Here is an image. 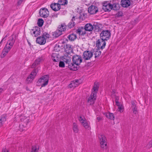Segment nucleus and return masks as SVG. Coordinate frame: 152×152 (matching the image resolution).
Listing matches in <instances>:
<instances>
[{
  "label": "nucleus",
  "mask_w": 152,
  "mask_h": 152,
  "mask_svg": "<svg viewBox=\"0 0 152 152\" xmlns=\"http://www.w3.org/2000/svg\"><path fill=\"white\" fill-rule=\"evenodd\" d=\"M16 39V35L13 34L9 37L7 44L2 51L1 56V58H4L10 51Z\"/></svg>",
  "instance_id": "nucleus-1"
},
{
  "label": "nucleus",
  "mask_w": 152,
  "mask_h": 152,
  "mask_svg": "<svg viewBox=\"0 0 152 152\" xmlns=\"http://www.w3.org/2000/svg\"><path fill=\"white\" fill-rule=\"evenodd\" d=\"M99 88V84L98 83H95L91 95L88 99V102L90 105L93 104L95 102L96 99V95Z\"/></svg>",
  "instance_id": "nucleus-2"
},
{
  "label": "nucleus",
  "mask_w": 152,
  "mask_h": 152,
  "mask_svg": "<svg viewBox=\"0 0 152 152\" xmlns=\"http://www.w3.org/2000/svg\"><path fill=\"white\" fill-rule=\"evenodd\" d=\"M49 78L48 75L43 76L38 80L37 83L40 84L41 87H44L48 85Z\"/></svg>",
  "instance_id": "nucleus-3"
},
{
  "label": "nucleus",
  "mask_w": 152,
  "mask_h": 152,
  "mask_svg": "<svg viewBox=\"0 0 152 152\" xmlns=\"http://www.w3.org/2000/svg\"><path fill=\"white\" fill-rule=\"evenodd\" d=\"M111 35L110 31L108 30L102 31L100 34L101 39L104 40H108Z\"/></svg>",
  "instance_id": "nucleus-4"
},
{
  "label": "nucleus",
  "mask_w": 152,
  "mask_h": 152,
  "mask_svg": "<svg viewBox=\"0 0 152 152\" xmlns=\"http://www.w3.org/2000/svg\"><path fill=\"white\" fill-rule=\"evenodd\" d=\"M78 120L85 129H88L90 128L89 122L87 121L84 117L80 116L78 118Z\"/></svg>",
  "instance_id": "nucleus-5"
},
{
  "label": "nucleus",
  "mask_w": 152,
  "mask_h": 152,
  "mask_svg": "<svg viewBox=\"0 0 152 152\" xmlns=\"http://www.w3.org/2000/svg\"><path fill=\"white\" fill-rule=\"evenodd\" d=\"M94 52L92 50L86 51L83 53V58L85 60H88L90 59L93 55Z\"/></svg>",
  "instance_id": "nucleus-6"
},
{
  "label": "nucleus",
  "mask_w": 152,
  "mask_h": 152,
  "mask_svg": "<svg viewBox=\"0 0 152 152\" xmlns=\"http://www.w3.org/2000/svg\"><path fill=\"white\" fill-rule=\"evenodd\" d=\"M105 41L100 39L96 41V46L99 49H102L104 48L106 44Z\"/></svg>",
  "instance_id": "nucleus-7"
},
{
  "label": "nucleus",
  "mask_w": 152,
  "mask_h": 152,
  "mask_svg": "<svg viewBox=\"0 0 152 152\" xmlns=\"http://www.w3.org/2000/svg\"><path fill=\"white\" fill-rule=\"evenodd\" d=\"M72 60L74 64L78 65L82 61V58L79 55H75L73 57Z\"/></svg>",
  "instance_id": "nucleus-8"
},
{
  "label": "nucleus",
  "mask_w": 152,
  "mask_h": 152,
  "mask_svg": "<svg viewBox=\"0 0 152 152\" xmlns=\"http://www.w3.org/2000/svg\"><path fill=\"white\" fill-rule=\"evenodd\" d=\"M39 14L41 17L46 18L49 15V12L45 8H41L40 10Z\"/></svg>",
  "instance_id": "nucleus-9"
},
{
  "label": "nucleus",
  "mask_w": 152,
  "mask_h": 152,
  "mask_svg": "<svg viewBox=\"0 0 152 152\" xmlns=\"http://www.w3.org/2000/svg\"><path fill=\"white\" fill-rule=\"evenodd\" d=\"M66 29V26L62 24L61 25H59L58 27V31H57L55 33V34H56V36L58 37L61 34V32L64 31Z\"/></svg>",
  "instance_id": "nucleus-10"
},
{
  "label": "nucleus",
  "mask_w": 152,
  "mask_h": 152,
  "mask_svg": "<svg viewBox=\"0 0 152 152\" xmlns=\"http://www.w3.org/2000/svg\"><path fill=\"white\" fill-rule=\"evenodd\" d=\"M98 9L97 7L91 5L88 8V11L89 13L91 14H93L96 13L98 11Z\"/></svg>",
  "instance_id": "nucleus-11"
},
{
  "label": "nucleus",
  "mask_w": 152,
  "mask_h": 152,
  "mask_svg": "<svg viewBox=\"0 0 152 152\" xmlns=\"http://www.w3.org/2000/svg\"><path fill=\"white\" fill-rule=\"evenodd\" d=\"M102 8L105 11H110L111 10L113 9L112 5L110 3H104L103 4Z\"/></svg>",
  "instance_id": "nucleus-12"
},
{
  "label": "nucleus",
  "mask_w": 152,
  "mask_h": 152,
  "mask_svg": "<svg viewBox=\"0 0 152 152\" xmlns=\"http://www.w3.org/2000/svg\"><path fill=\"white\" fill-rule=\"evenodd\" d=\"M50 7L54 11H58L60 9V4L58 3H52L50 6Z\"/></svg>",
  "instance_id": "nucleus-13"
},
{
  "label": "nucleus",
  "mask_w": 152,
  "mask_h": 152,
  "mask_svg": "<svg viewBox=\"0 0 152 152\" xmlns=\"http://www.w3.org/2000/svg\"><path fill=\"white\" fill-rule=\"evenodd\" d=\"M36 42L37 43L40 45H44L46 42V38L42 36L39 37L37 38Z\"/></svg>",
  "instance_id": "nucleus-14"
},
{
  "label": "nucleus",
  "mask_w": 152,
  "mask_h": 152,
  "mask_svg": "<svg viewBox=\"0 0 152 152\" xmlns=\"http://www.w3.org/2000/svg\"><path fill=\"white\" fill-rule=\"evenodd\" d=\"M65 50L66 52L69 54L73 51V47L69 44H66L65 46Z\"/></svg>",
  "instance_id": "nucleus-15"
},
{
  "label": "nucleus",
  "mask_w": 152,
  "mask_h": 152,
  "mask_svg": "<svg viewBox=\"0 0 152 152\" xmlns=\"http://www.w3.org/2000/svg\"><path fill=\"white\" fill-rule=\"evenodd\" d=\"M93 26L90 23L86 24L85 25L84 27L85 30L86 31H92L94 29Z\"/></svg>",
  "instance_id": "nucleus-16"
},
{
  "label": "nucleus",
  "mask_w": 152,
  "mask_h": 152,
  "mask_svg": "<svg viewBox=\"0 0 152 152\" xmlns=\"http://www.w3.org/2000/svg\"><path fill=\"white\" fill-rule=\"evenodd\" d=\"M121 3L122 6L124 7H127L130 5V2L129 0H122Z\"/></svg>",
  "instance_id": "nucleus-17"
},
{
  "label": "nucleus",
  "mask_w": 152,
  "mask_h": 152,
  "mask_svg": "<svg viewBox=\"0 0 152 152\" xmlns=\"http://www.w3.org/2000/svg\"><path fill=\"white\" fill-rule=\"evenodd\" d=\"M38 72V70L36 69H34L31 72L30 75L28 76L30 78H32L33 80L36 75Z\"/></svg>",
  "instance_id": "nucleus-18"
},
{
  "label": "nucleus",
  "mask_w": 152,
  "mask_h": 152,
  "mask_svg": "<svg viewBox=\"0 0 152 152\" xmlns=\"http://www.w3.org/2000/svg\"><path fill=\"white\" fill-rule=\"evenodd\" d=\"M79 84L78 80H73L71 82L69 85V87L70 88H75L78 86Z\"/></svg>",
  "instance_id": "nucleus-19"
},
{
  "label": "nucleus",
  "mask_w": 152,
  "mask_h": 152,
  "mask_svg": "<svg viewBox=\"0 0 152 152\" xmlns=\"http://www.w3.org/2000/svg\"><path fill=\"white\" fill-rule=\"evenodd\" d=\"M92 52H94L93 54L95 55V58L98 57L101 54V52L99 50V49H95L92 50Z\"/></svg>",
  "instance_id": "nucleus-20"
},
{
  "label": "nucleus",
  "mask_w": 152,
  "mask_h": 152,
  "mask_svg": "<svg viewBox=\"0 0 152 152\" xmlns=\"http://www.w3.org/2000/svg\"><path fill=\"white\" fill-rule=\"evenodd\" d=\"M77 66L76 64L75 65L72 63H70L68 65V67L70 70L75 71L77 69Z\"/></svg>",
  "instance_id": "nucleus-21"
},
{
  "label": "nucleus",
  "mask_w": 152,
  "mask_h": 152,
  "mask_svg": "<svg viewBox=\"0 0 152 152\" xmlns=\"http://www.w3.org/2000/svg\"><path fill=\"white\" fill-rule=\"evenodd\" d=\"M62 60L64 62L68 64V65L70 64L71 61V58L68 56H64L63 57Z\"/></svg>",
  "instance_id": "nucleus-22"
},
{
  "label": "nucleus",
  "mask_w": 152,
  "mask_h": 152,
  "mask_svg": "<svg viewBox=\"0 0 152 152\" xmlns=\"http://www.w3.org/2000/svg\"><path fill=\"white\" fill-rule=\"evenodd\" d=\"M132 104L131 108L133 111V112L134 114H136L137 113L136 105L134 102H132Z\"/></svg>",
  "instance_id": "nucleus-23"
},
{
  "label": "nucleus",
  "mask_w": 152,
  "mask_h": 152,
  "mask_svg": "<svg viewBox=\"0 0 152 152\" xmlns=\"http://www.w3.org/2000/svg\"><path fill=\"white\" fill-rule=\"evenodd\" d=\"M72 129L74 132L76 133H77L79 131L78 126L75 123H74L73 124Z\"/></svg>",
  "instance_id": "nucleus-24"
},
{
  "label": "nucleus",
  "mask_w": 152,
  "mask_h": 152,
  "mask_svg": "<svg viewBox=\"0 0 152 152\" xmlns=\"http://www.w3.org/2000/svg\"><path fill=\"white\" fill-rule=\"evenodd\" d=\"M99 138L100 143L103 142H106V139L105 136L103 134H101L99 135Z\"/></svg>",
  "instance_id": "nucleus-25"
},
{
  "label": "nucleus",
  "mask_w": 152,
  "mask_h": 152,
  "mask_svg": "<svg viewBox=\"0 0 152 152\" xmlns=\"http://www.w3.org/2000/svg\"><path fill=\"white\" fill-rule=\"evenodd\" d=\"M106 116L107 118L111 120H113L114 119L115 117L113 114L112 113H107L106 114Z\"/></svg>",
  "instance_id": "nucleus-26"
},
{
  "label": "nucleus",
  "mask_w": 152,
  "mask_h": 152,
  "mask_svg": "<svg viewBox=\"0 0 152 152\" xmlns=\"http://www.w3.org/2000/svg\"><path fill=\"white\" fill-rule=\"evenodd\" d=\"M6 120V118L5 116L3 115L0 117V127L2 126V124Z\"/></svg>",
  "instance_id": "nucleus-27"
},
{
  "label": "nucleus",
  "mask_w": 152,
  "mask_h": 152,
  "mask_svg": "<svg viewBox=\"0 0 152 152\" xmlns=\"http://www.w3.org/2000/svg\"><path fill=\"white\" fill-rule=\"evenodd\" d=\"M77 38V36L76 34H72L69 35L68 36V38L71 41H74Z\"/></svg>",
  "instance_id": "nucleus-28"
},
{
  "label": "nucleus",
  "mask_w": 152,
  "mask_h": 152,
  "mask_svg": "<svg viewBox=\"0 0 152 152\" xmlns=\"http://www.w3.org/2000/svg\"><path fill=\"white\" fill-rule=\"evenodd\" d=\"M93 27L94 30L96 32H98L100 31L101 29L99 27L98 24L97 23H96L94 25Z\"/></svg>",
  "instance_id": "nucleus-29"
},
{
  "label": "nucleus",
  "mask_w": 152,
  "mask_h": 152,
  "mask_svg": "<svg viewBox=\"0 0 152 152\" xmlns=\"http://www.w3.org/2000/svg\"><path fill=\"white\" fill-rule=\"evenodd\" d=\"M39 147L38 146L35 145L32 146L31 152H38Z\"/></svg>",
  "instance_id": "nucleus-30"
},
{
  "label": "nucleus",
  "mask_w": 152,
  "mask_h": 152,
  "mask_svg": "<svg viewBox=\"0 0 152 152\" xmlns=\"http://www.w3.org/2000/svg\"><path fill=\"white\" fill-rule=\"evenodd\" d=\"M59 4L61 5H64L67 4L68 3V1L67 0H59L58 1Z\"/></svg>",
  "instance_id": "nucleus-31"
},
{
  "label": "nucleus",
  "mask_w": 152,
  "mask_h": 152,
  "mask_svg": "<svg viewBox=\"0 0 152 152\" xmlns=\"http://www.w3.org/2000/svg\"><path fill=\"white\" fill-rule=\"evenodd\" d=\"M52 59L54 62H57L58 61V57L56 56V54L55 53H53L52 54Z\"/></svg>",
  "instance_id": "nucleus-32"
},
{
  "label": "nucleus",
  "mask_w": 152,
  "mask_h": 152,
  "mask_svg": "<svg viewBox=\"0 0 152 152\" xmlns=\"http://www.w3.org/2000/svg\"><path fill=\"white\" fill-rule=\"evenodd\" d=\"M101 146L103 149H106L107 148V143L106 142H103L100 143Z\"/></svg>",
  "instance_id": "nucleus-33"
},
{
  "label": "nucleus",
  "mask_w": 152,
  "mask_h": 152,
  "mask_svg": "<svg viewBox=\"0 0 152 152\" xmlns=\"http://www.w3.org/2000/svg\"><path fill=\"white\" fill-rule=\"evenodd\" d=\"M44 21L42 19H39L37 22V24L39 27H41L43 25Z\"/></svg>",
  "instance_id": "nucleus-34"
},
{
  "label": "nucleus",
  "mask_w": 152,
  "mask_h": 152,
  "mask_svg": "<svg viewBox=\"0 0 152 152\" xmlns=\"http://www.w3.org/2000/svg\"><path fill=\"white\" fill-rule=\"evenodd\" d=\"M118 111L120 113H122L123 112L124 110V107L122 105L119 106H118Z\"/></svg>",
  "instance_id": "nucleus-35"
},
{
  "label": "nucleus",
  "mask_w": 152,
  "mask_h": 152,
  "mask_svg": "<svg viewBox=\"0 0 152 152\" xmlns=\"http://www.w3.org/2000/svg\"><path fill=\"white\" fill-rule=\"evenodd\" d=\"M75 22H72V21L70 22L68 24V27L69 28H71L73 27L75 25Z\"/></svg>",
  "instance_id": "nucleus-36"
},
{
  "label": "nucleus",
  "mask_w": 152,
  "mask_h": 152,
  "mask_svg": "<svg viewBox=\"0 0 152 152\" xmlns=\"http://www.w3.org/2000/svg\"><path fill=\"white\" fill-rule=\"evenodd\" d=\"M112 6L113 7V10H116L118 9L119 5L118 4H114L112 5Z\"/></svg>",
  "instance_id": "nucleus-37"
},
{
  "label": "nucleus",
  "mask_w": 152,
  "mask_h": 152,
  "mask_svg": "<svg viewBox=\"0 0 152 152\" xmlns=\"http://www.w3.org/2000/svg\"><path fill=\"white\" fill-rule=\"evenodd\" d=\"M59 66L60 67H64L65 66V64L64 61H60L59 63Z\"/></svg>",
  "instance_id": "nucleus-38"
},
{
  "label": "nucleus",
  "mask_w": 152,
  "mask_h": 152,
  "mask_svg": "<svg viewBox=\"0 0 152 152\" xmlns=\"http://www.w3.org/2000/svg\"><path fill=\"white\" fill-rule=\"evenodd\" d=\"M152 147V140L150 141L149 143L146 145V147L148 148H150Z\"/></svg>",
  "instance_id": "nucleus-39"
},
{
  "label": "nucleus",
  "mask_w": 152,
  "mask_h": 152,
  "mask_svg": "<svg viewBox=\"0 0 152 152\" xmlns=\"http://www.w3.org/2000/svg\"><path fill=\"white\" fill-rule=\"evenodd\" d=\"M82 29V27H80L78 28L76 31V32L77 34H79L80 35V34L81 33V31Z\"/></svg>",
  "instance_id": "nucleus-40"
},
{
  "label": "nucleus",
  "mask_w": 152,
  "mask_h": 152,
  "mask_svg": "<svg viewBox=\"0 0 152 152\" xmlns=\"http://www.w3.org/2000/svg\"><path fill=\"white\" fill-rule=\"evenodd\" d=\"M81 31V33L80 34V35H84L86 33V31L85 30V28L84 29L82 27V29Z\"/></svg>",
  "instance_id": "nucleus-41"
},
{
  "label": "nucleus",
  "mask_w": 152,
  "mask_h": 152,
  "mask_svg": "<svg viewBox=\"0 0 152 152\" xmlns=\"http://www.w3.org/2000/svg\"><path fill=\"white\" fill-rule=\"evenodd\" d=\"M41 59H40V58H37L35 61V62L36 64H37V65H38L40 62L41 61Z\"/></svg>",
  "instance_id": "nucleus-42"
},
{
  "label": "nucleus",
  "mask_w": 152,
  "mask_h": 152,
  "mask_svg": "<svg viewBox=\"0 0 152 152\" xmlns=\"http://www.w3.org/2000/svg\"><path fill=\"white\" fill-rule=\"evenodd\" d=\"M26 80L27 83H31L32 81L33 80H32V78L31 79L28 77L26 79Z\"/></svg>",
  "instance_id": "nucleus-43"
},
{
  "label": "nucleus",
  "mask_w": 152,
  "mask_h": 152,
  "mask_svg": "<svg viewBox=\"0 0 152 152\" xmlns=\"http://www.w3.org/2000/svg\"><path fill=\"white\" fill-rule=\"evenodd\" d=\"M42 36L44 37L45 38H48L49 37V35L48 33H45Z\"/></svg>",
  "instance_id": "nucleus-44"
},
{
  "label": "nucleus",
  "mask_w": 152,
  "mask_h": 152,
  "mask_svg": "<svg viewBox=\"0 0 152 152\" xmlns=\"http://www.w3.org/2000/svg\"><path fill=\"white\" fill-rule=\"evenodd\" d=\"M37 65H37V64L34 62V63L32 64L31 67L32 68H35L37 66Z\"/></svg>",
  "instance_id": "nucleus-45"
},
{
  "label": "nucleus",
  "mask_w": 152,
  "mask_h": 152,
  "mask_svg": "<svg viewBox=\"0 0 152 152\" xmlns=\"http://www.w3.org/2000/svg\"><path fill=\"white\" fill-rule=\"evenodd\" d=\"M38 31H35L33 32V34H34V36L36 37L38 36Z\"/></svg>",
  "instance_id": "nucleus-46"
},
{
  "label": "nucleus",
  "mask_w": 152,
  "mask_h": 152,
  "mask_svg": "<svg viewBox=\"0 0 152 152\" xmlns=\"http://www.w3.org/2000/svg\"><path fill=\"white\" fill-rule=\"evenodd\" d=\"M116 105L118 107L121 105H122V104L121 103V102H119V101L115 102Z\"/></svg>",
  "instance_id": "nucleus-47"
},
{
  "label": "nucleus",
  "mask_w": 152,
  "mask_h": 152,
  "mask_svg": "<svg viewBox=\"0 0 152 152\" xmlns=\"http://www.w3.org/2000/svg\"><path fill=\"white\" fill-rule=\"evenodd\" d=\"M115 102L118 101L119 99V97L118 96H116L115 97Z\"/></svg>",
  "instance_id": "nucleus-48"
},
{
  "label": "nucleus",
  "mask_w": 152,
  "mask_h": 152,
  "mask_svg": "<svg viewBox=\"0 0 152 152\" xmlns=\"http://www.w3.org/2000/svg\"><path fill=\"white\" fill-rule=\"evenodd\" d=\"M23 1L21 0H18V5H20L23 2Z\"/></svg>",
  "instance_id": "nucleus-49"
},
{
  "label": "nucleus",
  "mask_w": 152,
  "mask_h": 152,
  "mask_svg": "<svg viewBox=\"0 0 152 152\" xmlns=\"http://www.w3.org/2000/svg\"><path fill=\"white\" fill-rule=\"evenodd\" d=\"M2 152H9V151L7 149L4 148L2 150Z\"/></svg>",
  "instance_id": "nucleus-50"
},
{
  "label": "nucleus",
  "mask_w": 152,
  "mask_h": 152,
  "mask_svg": "<svg viewBox=\"0 0 152 152\" xmlns=\"http://www.w3.org/2000/svg\"><path fill=\"white\" fill-rule=\"evenodd\" d=\"M101 118L100 116L97 117V119L98 120V121H99L101 119Z\"/></svg>",
  "instance_id": "nucleus-51"
},
{
  "label": "nucleus",
  "mask_w": 152,
  "mask_h": 152,
  "mask_svg": "<svg viewBox=\"0 0 152 152\" xmlns=\"http://www.w3.org/2000/svg\"><path fill=\"white\" fill-rule=\"evenodd\" d=\"M75 20V18L74 16H73L72 18L71 21H72V22H74V21Z\"/></svg>",
  "instance_id": "nucleus-52"
},
{
  "label": "nucleus",
  "mask_w": 152,
  "mask_h": 152,
  "mask_svg": "<svg viewBox=\"0 0 152 152\" xmlns=\"http://www.w3.org/2000/svg\"><path fill=\"white\" fill-rule=\"evenodd\" d=\"M3 89L2 88H0V94L2 92Z\"/></svg>",
  "instance_id": "nucleus-53"
},
{
  "label": "nucleus",
  "mask_w": 152,
  "mask_h": 152,
  "mask_svg": "<svg viewBox=\"0 0 152 152\" xmlns=\"http://www.w3.org/2000/svg\"><path fill=\"white\" fill-rule=\"evenodd\" d=\"M25 129H23L22 130H24Z\"/></svg>",
  "instance_id": "nucleus-54"
},
{
  "label": "nucleus",
  "mask_w": 152,
  "mask_h": 152,
  "mask_svg": "<svg viewBox=\"0 0 152 152\" xmlns=\"http://www.w3.org/2000/svg\"><path fill=\"white\" fill-rule=\"evenodd\" d=\"M21 0L22 1H23V0Z\"/></svg>",
  "instance_id": "nucleus-55"
}]
</instances>
